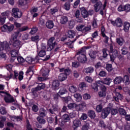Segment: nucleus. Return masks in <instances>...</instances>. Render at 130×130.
Masks as SVG:
<instances>
[{
	"label": "nucleus",
	"mask_w": 130,
	"mask_h": 130,
	"mask_svg": "<svg viewBox=\"0 0 130 130\" xmlns=\"http://www.w3.org/2000/svg\"><path fill=\"white\" fill-rule=\"evenodd\" d=\"M101 84H102L101 81H96L95 83H93L91 84V88L94 90V91H98V87H100L101 89V91L99 92L100 97H105V96H106L107 88L105 86Z\"/></svg>",
	"instance_id": "obj_1"
},
{
	"label": "nucleus",
	"mask_w": 130,
	"mask_h": 130,
	"mask_svg": "<svg viewBox=\"0 0 130 130\" xmlns=\"http://www.w3.org/2000/svg\"><path fill=\"white\" fill-rule=\"evenodd\" d=\"M67 107L69 109H72V110H76V111H83L85 110V108L86 107V103H82L80 104L77 105L75 103H71L69 104L67 106Z\"/></svg>",
	"instance_id": "obj_2"
},
{
	"label": "nucleus",
	"mask_w": 130,
	"mask_h": 130,
	"mask_svg": "<svg viewBox=\"0 0 130 130\" xmlns=\"http://www.w3.org/2000/svg\"><path fill=\"white\" fill-rule=\"evenodd\" d=\"M77 55H79L77 59L79 62H81L82 63H85L87 61V57L86 56V48L83 47L80 49V51H78L77 52Z\"/></svg>",
	"instance_id": "obj_3"
},
{
	"label": "nucleus",
	"mask_w": 130,
	"mask_h": 130,
	"mask_svg": "<svg viewBox=\"0 0 130 130\" xmlns=\"http://www.w3.org/2000/svg\"><path fill=\"white\" fill-rule=\"evenodd\" d=\"M109 55L110 56V61H112V62H114L115 58L118 56V51L116 49H113V45L112 44H110Z\"/></svg>",
	"instance_id": "obj_4"
},
{
	"label": "nucleus",
	"mask_w": 130,
	"mask_h": 130,
	"mask_svg": "<svg viewBox=\"0 0 130 130\" xmlns=\"http://www.w3.org/2000/svg\"><path fill=\"white\" fill-rule=\"evenodd\" d=\"M92 27L90 25L86 26L84 24L79 25L76 27V30L80 31L86 35L91 31Z\"/></svg>",
	"instance_id": "obj_5"
},
{
	"label": "nucleus",
	"mask_w": 130,
	"mask_h": 130,
	"mask_svg": "<svg viewBox=\"0 0 130 130\" xmlns=\"http://www.w3.org/2000/svg\"><path fill=\"white\" fill-rule=\"evenodd\" d=\"M12 17L10 18V21H14V18L15 19H20L22 17V11H20L18 8H13L12 10Z\"/></svg>",
	"instance_id": "obj_6"
},
{
	"label": "nucleus",
	"mask_w": 130,
	"mask_h": 130,
	"mask_svg": "<svg viewBox=\"0 0 130 130\" xmlns=\"http://www.w3.org/2000/svg\"><path fill=\"white\" fill-rule=\"evenodd\" d=\"M14 28H15L14 24L12 23H7L1 27V29L3 32H8L10 33V32H12V31L14 30Z\"/></svg>",
	"instance_id": "obj_7"
},
{
	"label": "nucleus",
	"mask_w": 130,
	"mask_h": 130,
	"mask_svg": "<svg viewBox=\"0 0 130 130\" xmlns=\"http://www.w3.org/2000/svg\"><path fill=\"white\" fill-rule=\"evenodd\" d=\"M55 39L54 37H51L48 40L47 45L48 47L47 48V51H51L54 47H55V45L56 44V42H54Z\"/></svg>",
	"instance_id": "obj_8"
},
{
	"label": "nucleus",
	"mask_w": 130,
	"mask_h": 130,
	"mask_svg": "<svg viewBox=\"0 0 130 130\" xmlns=\"http://www.w3.org/2000/svg\"><path fill=\"white\" fill-rule=\"evenodd\" d=\"M38 54L40 57H44L46 55V44L42 43L40 48L38 49Z\"/></svg>",
	"instance_id": "obj_9"
},
{
	"label": "nucleus",
	"mask_w": 130,
	"mask_h": 130,
	"mask_svg": "<svg viewBox=\"0 0 130 130\" xmlns=\"http://www.w3.org/2000/svg\"><path fill=\"white\" fill-rule=\"evenodd\" d=\"M1 93H4V94L6 95V96L4 97V101L6 103H13V102H15L14 96L11 95L9 92L2 91Z\"/></svg>",
	"instance_id": "obj_10"
},
{
	"label": "nucleus",
	"mask_w": 130,
	"mask_h": 130,
	"mask_svg": "<svg viewBox=\"0 0 130 130\" xmlns=\"http://www.w3.org/2000/svg\"><path fill=\"white\" fill-rule=\"evenodd\" d=\"M111 110V108L110 107H107L106 108H104L101 113V117L103 119H105L110 114V111Z\"/></svg>",
	"instance_id": "obj_11"
},
{
	"label": "nucleus",
	"mask_w": 130,
	"mask_h": 130,
	"mask_svg": "<svg viewBox=\"0 0 130 130\" xmlns=\"http://www.w3.org/2000/svg\"><path fill=\"white\" fill-rule=\"evenodd\" d=\"M111 23L113 26H116L118 28H120L122 26H123L122 20L119 17L117 18L115 21H111Z\"/></svg>",
	"instance_id": "obj_12"
},
{
	"label": "nucleus",
	"mask_w": 130,
	"mask_h": 130,
	"mask_svg": "<svg viewBox=\"0 0 130 130\" xmlns=\"http://www.w3.org/2000/svg\"><path fill=\"white\" fill-rule=\"evenodd\" d=\"M9 15L10 12L8 11L3 12L1 14V16H0V23L2 25H4L6 23V19H7V17H9Z\"/></svg>",
	"instance_id": "obj_13"
},
{
	"label": "nucleus",
	"mask_w": 130,
	"mask_h": 130,
	"mask_svg": "<svg viewBox=\"0 0 130 130\" xmlns=\"http://www.w3.org/2000/svg\"><path fill=\"white\" fill-rule=\"evenodd\" d=\"M10 45H12L15 49L19 50L22 47V42L19 40H16L14 42H11Z\"/></svg>",
	"instance_id": "obj_14"
},
{
	"label": "nucleus",
	"mask_w": 130,
	"mask_h": 130,
	"mask_svg": "<svg viewBox=\"0 0 130 130\" xmlns=\"http://www.w3.org/2000/svg\"><path fill=\"white\" fill-rule=\"evenodd\" d=\"M59 85H60L59 80H53L52 82V90H54V91H56V90H58L59 89Z\"/></svg>",
	"instance_id": "obj_15"
},
{
	"label": "nucleus",
	"mask_w": 130,
	"mask_h": 130,
	"mask_svg": "<svg viewBox=\"0 0 130 130\" xmlns=\"http://www.w3.org/2000/svg\"><path fill=\"white\" fill-rule=\"evenodd\" d=\"M9 47H10V45L8 42L4 41L3 42H0V52L3 51L4 49L5 50H9Z\"/></svg>",
	"instance_id": "obj_16"
},
{
	"label": "nucleus",
	"mask_w": 130,
	"mask_h": 130,
	"mask_svg": "<svg viewBox=\"0 0 130 130\" xmlns=\"http://www.w3.org/2000/svg\"><path fill=\"white\" fill-rule=\"evenodd\" d=\"M49 72V69L47 68H43V69L41 70V75H42L44 79H45V80H46V79L48 78Z\"/></svg>",
	"instance_id": "obj_17"
},
{
	"label": "nucleus",
	"mask_w": 130,
	"mask_h": 130,
	"mask_svg": "<svg viewBox=\"0 0 130 130\" xmlns=\"http://www.w3.org/2000/svg\"><path fill=\"white\" fill-rule=\"evenodd\" d=\"M115 94V95L113 96V99L116 102H118L119 100H122L123 99V95L122 94H121L118 92H116Z\"/></svg>",
	"instance_id": "obj_18"
},
{
	"label": "nucleus",
	"mask_w": 130,
	"mask_h": 130,
	"mask_svg": "<svg viewBox=\"0 0 130 130\" xmlns=\"http://www.w3.org/2000/svg\"><path fill=\"white\" fill-rule=\"evenodd\" d=\"M94 8L95 12L97 13V12H99L103 8V5L101 2H97L94 4Z\"/></svg>",
	"instance_id": "obj_19"
},
{
	"label": "nucleus",
	"mask_w": 130,
	"mask_h": 130,
	"mask_svg": "<svg viewBox=\"0 0 130 130\" xmlns=\"http://www.w3.org/2000/svg\"><path fill=\"white\" fill-rule=\"evenodd\" d=\"M70 74L60 73L58 76V80L60 82H63L68 79V76Z\"/></svg>",
	"instance_id": "obj_20"
},
{
	"label": "nucleus",
	"mask_w": 130,
	"mask_h": 130,
	"mask_svg": "<svg viewBox=\"0 0 130 130\" xmlns=\"http://www.w3.org/2000/svg\"><path fill=\"white\" fill-rule=\"evenodd\" d=\"M47 121L48 123H55V124H57V122L58 121V119L57 118V115L55 116V118H52V117H50L47 118Z\"/></svg>",
	"instance_id": "obj_21"
},
{
	"label": "nucleus",
	"mask_w": 130,
	"mask_h": 130,
	"mask_svg": "<svg viewBox=\"0 0 130 130\" xmlns=\"http://www.w3.org/2000/svg\"><path fill=\"white\" fill-rule=\"evenodd\" d=\"M45 88V84L40 83L35 88L32 89L33 92H37L40 90H43Z\"/></svg>",
	"instance_id": "obj_22"
},
{
	"label": "nucleus",
	"mask_w": 130,
	"mask_h": 130,
	"mask_svg": "<svg viewBox=\"0 0 130 130\" xmlns=\"http://www.w3.org/2000/svg\"><path fill=\"white\" fill-rule=\"evenodd\" d=\"M46 27L47 29H53V27H54V23L53 21L49 20L46 22Z\"/></svg>",
	"instance_id": "obj_23"
},
{
	"label": "nucleus",
	"mask_w": 130,
	"mask_h": 130,
	"mask_svg": "<svg viewBox=\"0 0 130 130\" xmlns=\"http://www.w3.org/2000/svg\"><path fill=\"white\" fill-rule=\"evenodd\" d=\"M81 15L84 19L85 18H88V11L86 10V8L85 7H81L80 8Z\"/></svg>",
	"instance_id": "obj_24"
},
{
	"label": "nucleus",
	"mask_w": 130,
	"mask_h": 130,
	"mask_svg": "<svg viewBox=\"0 0 130 130\" xmlns=\"http://www.w3.org/2000/svg\"><path fill=\"white\" fill-rule=\"evenodd\" d=\"M81 120L79 119H76L73 121V127L74 129L79 127V126H81Z\"/></svg>",
	"instance_id": "obj_25"
},
{
	"label": "nucleus",
	"mask_w": 130,
	"mask_h": 130,
	"mask_svg": "<svg viewBox=\"0 0 130 130\" xmlns=\"http://www.w3.org/2000/svg\"><path fill=\"white\" fill-rule=\"evenodd\" d=\"M97 53L98 52L96 51L91 50L89 52V55L92 59H95L97 56Z\"/></svg>",
	"instance_id": "obj_26"
},
{
	"label": "nucleus",
	"mask_w": 130,
	"mask_h": 130,
	"mask_svg": "<svg viewBox=\"0 0 130 130\" xmlns=\"http://www.w3.org/2000/svg\"><path fill=\"white\" fill-rule=\"evenodd\" d=\"M84 72L85 74H89V75H91L94 72V68L92 67H87L84 69Z\"/></svg>",
	"instance_id": "obj_27"
},
{
	"label": "nucleus",
	"mask_w": 130,
	"mask_h": 130,
	"mask_svg": "<svg viewBox=\"0 0 130 130\" xmlns=\"http://www.w3.org/2000/svg\"><path fill=\"white\" fill-rule=\"evenodd\" d=\"M87 115L91 119H94V118L96 117V113L92 110H90L88 111Z\"/></svg>",
	"instance_id": "obj_28"
},
{
	"label": "nucleus",
	"mask_w": 130,
	"mask_h": 130,
	"mask_svg": "<svg viewBox=\"0 0 130 130\" xmlns=\"http://www.w3.org/2000/svg\"><path fill=\"white\" fill-rule=\"evenodd\" d=\"M39 117H42V118L46 116V110L44 108H41L39 110Z\"/></svg>",
	"instance_id": "obj_29"
},
{
	"label": "nucleus",
	"mask_w": 130,
	"mask_h": 130,
	"mask_svg": "<svg viewBox=\"0 0 130 130\" xmlns=\"http://www.w3.org/2000/svg\"><path fill=\"white\" fill-rule=\"evenodd\" d=\"M123 81V78L121 77V76H118L115 78L114 80V83L116 85H119Z\"/></svg>",
	"instance_id": "obj_30"
},
{
	"label": "nucleus",
	"mask_w": 130,
	"mask_h": 130,
	"mask_svg": "<svg viewBox=\"0 0 130 130\" xmlns=\"http://www.w3.org/2000/svg\"><path fill=\"white\" fill-rule=\"evenodd\" d=\"M37 119L39 123L41 124V125H43L44 124H45V123H46V120H45V119L42 117H38L37 118Z\"/></svg>",
	"instance_id": "obj_31"
},
{
	"label": "nucleus",
	"mask_w": 130,
	"mask_h": 130,
	"mask_svg": "<svg viewBox=\"0 0 130 130\" xmlns=\"http://www.w3.org/2000/svg\"><path fill=\"white\" fill-rule=\"evenodd\" d=\"M130 23L128 22H125L123 24V30L125 32H128L129 30Z\"/></svg>",
	"instance_id": "obj_32"
},
{
	"label": "nucleus",
	"mask_w": 130,
	"mask_h": 130,
	"mask_svg": "<svg viewBox=\"0 0 130 130\" xmlns=\"http://www.w3.org/2000/svg\"><path fill=\"white\" fill-rule=\"evenodd\" d=\"M67 36L69 38H74L76 36V32L74 30H69Z\"/></svg>",
	"instance_id": "obj_33"
},
{
	"label": "nucleus",
	"mask_w": 130,
	"mask_h": 130,
	"mask_svg": "<svg viewBox=\"0 0 130 130\" xmlns=\"http://www.w3.org/2000/svg\"><path fill=\"white\" fill-rule=\"evenodd\" d=\"M58 93H59L60 96H62V95H64V94H68V90L62 87L59 89Z\"/></svg>",
	"instance_id": "obj_34"
},
{
	"label": "nucleus",
	"mask_w": 130,
	"mask_h": 130,
	"mask_svg": "<svg viewBox=\"0 0 130 130\" xmlns=\"http://www.w3.org/2000/svg\"><path fill=\"white\" fill-rule=\"evenodd\" d=\"M112 81V80L110 78H106L102 82L103 84H105V85H108V86H109Z\"/></svg>",
	"instance_id": "obj_35"
},
{
	"label": "nucleus",
	"mask_w": 130,
	"mask_h": 130,
	"mask_svg": "<svg viewBox=\"0 0 130 130\" xmlns=\"http://www.w3.org/2000/svg\"><path fill=\"white\" fill-rule=\"evenodd\" d=\"M59 72L60 73L64 72V73H62V74H71V70L69 68L66 69L64 68H62L59 69Z\"/></svg>",
	"instance_id": "obj_36"
},
{
	"label": "nucleus",
	"mask_w": 130,
	"mask_h": 130,
	"mask_svg": "<svg viewBox=\"0 0 130 130\" xmlns=\"http://www.w3.org/2000/svg\"><path fill=\"white\" fill-rule=\"evenodd\" d=\"M74 97L76 99V101H77V102H80V101L82 100V95L79 93H75Z\"/></svg>",
	"instance_id": "obj_37"
},
{
	"label": "nucleus",
	"mask_w": 130,
	"mask_h": 130,
	"mask_svg": "<svg viewBox=\"0 0 130 130\" xmlns=\"http://www.w3.org/2000/svg\"><path fill=\"white\" fill-rule=\"evenodd\" d=\"M118 112L120 115H123V116H125L126 115V111L122 108H119Z\"/></svg>",
	"instance_id": "obj_38"
},
{
	"label": "nucleus",
	"mask_w": 130,
	"mask_h": 130,
	"mask_svg": "<svg viewBox=\"0 0 130 130\" xmlns=\"http://www.w3.org/2000/svg\"><path fill=\"white\" fill-rule=\"evenodd\" d=\"M121 51L122 55H126V54L128 53V51H127V48L125 46L122 47Z\"/></svg>",
	"instance_id": "obj_39"
},
{
	"label": "nucleus",
	"mask_w": 130,
	"mask_h": 130,
	"mask_svg": "<svg viewBox=\"0 0 130 130\" xmlns=\"http://www.w3.org/2000/svg\"><path fill=\"white\" fill-rule=\"evenodd\" d=\"M95 110L98 113H100L103 110V106L102 104L98 105L96 107Z\"/></svg>",
	"instance_id": "obj_40"
},
{
	"label": "nucleus",
	"mask_w": 130,
	"mask_h": 130,
	"mask_svg": "<svg viewBox=\"0 0 130 130\" xmlns=\"http://www.w3.org/2000/svg\"><path fill=\"white\" fill-rule=\"evenodd\" d=\"M87 87V84L84 82H82L80 83L79 89V90H81V91H83L85 88Z\"/></svg>",
	"instance_id": "obj_41"
},
{
	"label": "nucleus",
	"mask_w": 130,
	"mask_h": 130,
	"mask_svg": "<svg viewBox=\"0 0 130 130\" xmlns=\"http://www.w3.org/2000/svg\"><path fill=\"white\" fill-rule=\"evenodd\" d=\"M106 6H107V1L105 0L104 3L103 7L102 9H100V14L102 15V16H103L104 15V11L105 10V8H106Z\"/></svg>",
	"instance_id": "obj_42"
},
{
	"label": "nucleus",
	"mask_w": 130,
	"mask_h": 130,
	"mask_svg": "<svg viewBox=\"0 0 130 130\" xmlns=\"http://www.w3.org/2000/svg\"><path fill=\"white\" fill-rule=\"evenodd\" d=\"M116 43L120 46H122L123 45V39L122 38H117L116 39Z\"/></svg>",
	"instance_id": "obj_43"
},
{
	"label": "nucleus",
	"mask_w": 130,
	"mask_h": 130,
	"mask_svg": "<svg viewBox=\"0 0 130 130\" xmlns=\"http://www.w3.org/2000/svg\"><path fill=\"white\" fill-rule=\"evenodd\" d=\"M106 70L109 72H112L113 70V68L112 67V64H109V63H106Z\"/></svg>",
	"instance_id": "obj_44"
},
{
	"label": "nucleus",
	"mask_w": 130,
	"mask_h": 130,
	"mask_svg": "<svg viewBox=\"0 0 130 130\" xmlns=\"http://www.w3.org/2000/svg\"><path fill=\"white\" fill-rule=\"evenodd\" d=\"M62 119L68 122L70 121V116L68 114H64L62 116Z\"/></svg>",
	"instance_id": "obj_45"
},
{
	"label": "nucleus",
	"mask_w": 130,
	"mask_h": 130,
	"mask_svg": "<svg viewBox=\"0 0 130 130\" xmlns=\"http://www.w3.org/2000/svg\"><path fill=\"white\" fill-rule=\"evenodd\" d=\"M18 50H19L14 49L11 51L10 53L12 57H16L18 55Z\"/></svg>",
	"instance_id": "obj_46"
},
{
	"label": "nucleus",
	"mask_w": 130,
	"mask_h": 130,
	"mask_svg": "<svg viewBox=\"0 0 130 130\" xmlns=\"http://www.w3.org/2000/svg\"><path fill=\"white\" fill-rule=\"evenodd\" d=\"M16 59L18 60L19 63H20V64H22V63H24V62H25V59H24V58L21 56L16 57Z\"/></svg>",
	"instance_id": "obj_47"
},
{
	"label": "nucleus",
	"mask_w": 130,
	"mask_h": 130,
	"mask_svg": "<svg viewBox=\"0 0 130 130\" xmlns=\"http://www.w3.org/2000/svg\"><path fill=\"white\" fill-rule=\"evenodd\" d=\"M90 128V124L89 121H87L85 124L82 126V130H88Z\"/></svg>",
	"instance_id": "obj_48"
},
{
	"label": "nucleus",
	"mask_w": 130,
	"mask_h": 130,
	"mask_svg": "<svg viewBox=\"0 0 130 130\" xmlns=\"http://www.w3.org/2000/svg\"><path fill=\"white\" fill-rule=\"evenodd\" d=\"M68 19L67 16H62L60 19V23L61 24H66L67 22H68Z\"/></svg>",
	"instance_id": "obj_49"
},
{
	"label": "nucleus",
	"mask_w": 130,
	"mask_h": 130,
	"mask_svg": "<svg viewBox=\"0 0 130 130\" xmlns=\"http://www.w3.org/2000/svg\"><path fill=\"white\" fill-rule=\"evenodd\" d=\"M111 115H116L118 113V110L114 108H111L110 110Z\"/></svg>",
	"instance_id": "obj_50"
},
{
	"label": "nucleus",
	"mask_w": 130,
	"mask_h": 130,
	"mask_svg": "<svg viewBox=\"0 0 130 130\" xmlns=\"http://www.w3.org/2000/svg\"><path fill=\"white\" fill-rule=\"evenodd\" d=\"M37 31H38V28L37 27H34L31 28L30 31L29 32V34H31V35H34L35 33H37Z\"/></svg>",
	"instance_id": "obj_51"
},
{
	"label": "nucleus",
	"mask_w": 130,
	"mask_h": 130,
	"mask_svg": "<svg viewBox=\"0 0 130 130\" xmlns=\"http://www.w3.org/2000/svg\"><path fill=\"white\" fill-rule=\"evenodd\" d=\"M64 9L66 11H70L71 9V4H70V2H66L64 5Z\"/></svg>",
	"instance_id": "obj_52"
},
{
	"label": "nucleus",
	"mask_w": 130,
	"mask_h": 130,
	"mask_svg": "<svg viewBox=\"0 0 130 130\" xmlns=\"http://www.w3.org/2000/svg\"><path fill=\"white\" fill-rule=\"evenodd\" d=\"M69 91L71 93H76L78 91V88H77L75 86H72L69 88Z\"/></svg>",
	"instance_id": "obj_53"
},
{
	"label": "nucleus",
	"mask_w": 130,
	"mask_h": 130,
	"mask_svg": "<svg viewBox=\"0 0 130 130\" xmlns=\"http://www.w3.org/2000/svg\"><path fill=\"white\" fill-rule=\"evenodd\" d=\"M10 117L11 118V120H13V121H14L13 119H17V120H22V118L20 116H10Z\"/></svg>",
	"instance_id": "obj_54"
},
{
	"label": "nucleus",
	"mask_w": 130,
	"mask_h": 130,
	"mask_svg": "<svg viewBox=\"0 0 130 130\" xmlns=\"http://www.w3.org/2000/svg\"><path fill=\"white\" fill-rule=\"evenodd\" d=\"M0 113L3 115H5V114H7V110H6V108L4 107H1L0 108Z\"/></svg>",
	"instance_id": "obj_55"
},
{
	"label": "nucleus",
	"mask_w": 130,
	"mask_h": 130,
	"mask_svg": "<svg viewBox=\"0 0 130 130\" xmlns=\"http://www.w3.org/2000/svg\"><path fill=\"white\" fill-rule=\"evenodd\" d=\"M24 79V72L23 71H20L19 73L18 80L19 81H22Z\"/></svg>",
	"instance_id": "obj_56"
},
{
	"label": "nucleus",
	"mask_w": 130,
	"mask_h": 130,
	"mask_svg": "<svg viewBox=\"0 0 130 130\" xmlns=\"http://www.w3.org/2000/svg\"><path fill=\"white\" fill-rule=\"evenodd\" d=\"M26 130H33V128L31 127V124H30V122L28 119L26 120Z\"/></svg>",
	"instance_id": "obj_57"
},
{
	"label": "nucleus",
	"mask_w": 130,
	"mask_h": 130,
	"mask_svg": "<svg viewBox=\"0 0 130 130\" xmlns=\"http://www.w3.org/2000/svg\"><path fill=\"white\" fill-rule=\"evenodd\" d=\"M57 12H58V10L57 8H56V7L51 8L50 10V13L51 14V15H54V14H55V13H57Z\"/></svg>",
	"instance_id": "obj_58"
},
{
	"label": "nucleus",
	"mask_w": 130,
	"mask_h": 130,
	"mask_svg": "<svg viewBox=\"0 0 130 130\" xmlns=\"http://www.w3.org/2000/svg\"><path fill=\"white\" fill-rule=\"evenodd\" d=\"M28 1L30 0H19L18 4L20 6H25Z\"/></svg>",
	"instance_id": "obj_59"
},
{
	"label": "nucleus",
	"mask_w": 130,
	"mask_h": 130,
	"mask_svg": "<svg viewBox=\"0 0 130 130\" xmlns=\"http://www.w3.org/2000/svg\"><path fill=\"white\" fill-rule=\"evenodd\" d=\"M124 9L126 13H128V12H130V5L126 4L124 5Z\"/></svg>",
	"instance_id": "obj_60"
},
{
	"label": "nucleus",
	"mask_w": 130,
	"mask_h": 130,
	"mask_svg": "<svg viewBox=\"0 0 130 130\" xmlns=\"http://www.w3.org/2000/svg\"><path fill=\"white\" fill-rule=\"evenodd\" d=\"M39 36L37 35L35 36H32L31 37L30 39L31 41L36 42V41H39Z\"/></svg>",
	"instance_id": "obj_61"
},
{
	"label": "nucleus",
	"mask_w": 130,
	"mask_h": 130,
	"mask_svg": "<svg viewBox=\"0 0 130 130\" xmlns=\"http://www.w3.org/2000/svg\"><path fill=\"white\" fill-rule=\"evenodd\" d=\"M105 27L104 25H102L101 27V34L102 36L105 37Z\"/></svg>",
	"instance_id": "obj_62"
},
{
	"label": "nucleus",
	"mask_w": 130,
	"mask_h": 130,
	"mask_svg": "<svg viewBox=\"0 0 130 130\" xmlns=\"http://www.w3.org/2000/svg\"><path fill=\"white\" fill-rule=\"evenodd\" d=\"M118 12H125L124 5H121L117 8Z\"/></svg>",
	"instance_id": "obj_63"
},
{
	"label": "nucleus",
	"mask_w": 130,
	"mask_h": 130,
	"mask_svg": "<svg viewBox=\"0 0 130 130\" xmlns=\"http://www.w3.org/2000/svg\"><path fill=\"white\" fill-rule=\"evenodd\" d=\"M85 80L88 83H92V82H93V78L90 76H86L85 78Z\"/></svg>",
	"instance_id": "obj_64"
}]
</instances>
